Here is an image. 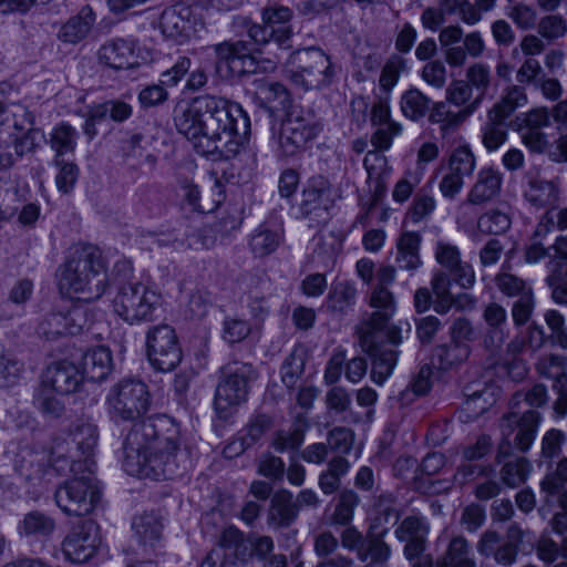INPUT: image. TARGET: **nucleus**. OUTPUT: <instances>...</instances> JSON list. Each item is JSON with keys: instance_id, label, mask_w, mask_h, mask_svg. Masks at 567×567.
Returning <instances> with one entry per match:
<instances>
[{"instance_id": "48", "label": "nucleus", "mask_w": 567, "mask_h": 567, "mask_svg": "<svg viewBox=\"0 0 567 567\" xmlns=\"http://www.w3.org/2000/svg\"><path fill=\"white\" fill-rule=\"evenodd\" d=\"M511 217L499 209L488 210L477 220L480 231L488 235L504 234L511 228Z\"/></svg>"}, {"instance_id": "21", "label": "nucleus", "mask_w": 567, "mask_h": 567, "mask_svg": "<svg viewBox=\"0 0 567 567\" xmlns=\"http://www.w3.org/2000/svg\"><path fill=\"white\" fill-rule=\"evenodd\" d=\"M482 317L486 324L484 347L498 350L507 338V311L501 303L492 301L484 307Z\"/></svg>"}, {"instance_id": "45", "label": "nucleus", "mask_w": 567, "mask_h": 567, "mask_svg": "<svg viewBox=\"0 0 567 567\" xmlns=\"http://www.w3.org/2000/svg\"><path fill=\"white\" fill-rule=\"evenodd\" d=\"M557 196V186L551 181L535 178L529 181L525 198L535 206H543Z\"/></svg>"}, {"instance_id": "14", "label": "nucleus", "mask_w": 567, "mask_h": 567, "mask_svg": "<svg viewBox=\"0 0 567 567\" xmlns=\"http://www.w3.org/2000/svg\"><path fill=\"white\" fill-rule=\"evenodd\" d=\"M368 303L373 312L361 326L360 331L383 332L392 344L401 343V329L390 324V320L396 312L394 293L389 288L373 287Z\"/></svg>"}, {"instance_id": "16", "label": "nucleus", "mask_w": 567, "mask_h": 567, "mask_svg": "<svg viewBox=\"0 0 567 567\" xmlns=\"http://www.w3.org/2000/svg\"><path fill=\"white\" fill-rule=\"evenodd\" d=\"M97 546V526L85 519L73 526L64 537L62 553L70 563L82 564L94 556Z\"/></svg>"}, {"instance_id": "58", "label": "nucleus", "mask_w": 567, "mask_h": 567, "mask_svg": "<svg viewBox=\"0 0 567 567\" xmlns=\"http://www.w3.org/2000/svg\"><path fill=\"white\" fill-rule=\"evenodd\" d=\"M507 17L520 30H532L537 25V11L536 9L523 2H517L508 8Z\"/></svg>"}, {"instance_id": "29", "label": "nucleus", "mask_w": 567, "mask_h": 567, "mask_svg": "<svg viewBox=\"0 0 567 567\" xmlns=\"http://www.w3.org/2000/svg\"><path fill=\"white\" fill-rule=\"evenodd\" d=\"M446 102L458 107L460 113L466 114V120L476 112L482 101L468 86L465 80H453L445 91Z\"/></svg>"}, {"instance_id": "26", "label": "nucleus", "mask_w": 567, "mask_h": 567, "mask_svg": "<svg viewBox=\"0 0 567 567\" xmlns=\"http://www.w3.org/2000/svg\"><path fill=\"white\" fill-rule=\"evenodd\" d=\"M97 55L100 62L112 69H128L134 64V45L123 39L111 40L100 48Z\"/></svg>"}, {"instance_id": "8", "label": "nucleus", "mask_w": 567, "mask_h": 567, "mask_svg": "<svg viewBox=\"0 0 567 567\" xmlns=\"http://www.w3.org/2000/svg\"><path fill=\"white\" fill-rule=\"evenodd\" d=\"M106 406L110 417L115 422L135 421L151 406L148 388L141 380H121L110 389Z\"/></svg>"}, {"instance_id": "32", "label": "nucleus", "mask_w": 567, "mask_h": 567, "mask_svg": "<svg viewBox=\"0 0 567 567\" xmlns=\"http://www.w3.org/2000/svg\"><path fill=\"white\" fill-rule=\"evenodd\" d=\"M357 288L353 282L338 281L331 285L326 299L327 309L333 313H346L355 302Z\"/></svg>"}, {"instance_id": "40", "label": "nucleus", "mask_w": 567, "mask_h": 567, "mask_svg": "<svg viewBox=\"0 0 567 567\" xmlns=\"http://www.w3.org/2000/svg\"><path fill=\"white\" fill-rule=\"evenodd\" d=\"M429 121L440 124L441 131L447 132L462 125L466 121V114L452 111L447 102H435L430 111Z\"/></svg>"}, {"instance_id": "33", "label": "nucleus", "mask_w": 567, "mask_h": 567, "mask_svg": "<svg viewBox=\"0 0 567 567\" xmlns=\"http://www.w3.org/2000/svg\"><path fill=\"white\" fill-rule=\"evenodd\" d=\"M527 104L525 89L518 84L508 86L502 99L493 105L488 113L494 117L507 120L517 109Z\"/></svg>"}, {"instance_id": "23", "label": "nucleus", "mask_w": 567, "mask_h": 567, "mask_svg": "<svg viewBox=\"0 0 567 567\" xmlns=\"http://www.w3.org/2000/svg\"><path fill=\"white\" fill-rule=\"evenodd\" d=\"M159 29L166 38L185 42L192 34L190 10L176 6L165 9L159 17Z\"/></svg>"}, {"instance_id": "60", "label": "nucleus", "mask_w": 567, "mask_h": 567, "mask_svg": "<svg viewBox=\"0 0 567 567\" xmlns=\"http://www.w3.org/2000/svg\"><path fill=\"white\" fill-rule=\"evenodd\" d=\"M523 145L532 154L547 155L551 148L548 135L539 130H524L520 134Z\"/></svg>"}, {"instance_id": "54", "label": "nucleus", "mask_w": 567, "mask_h": 567, "mask_svg": "<svg viewBox=\"0 0 567 567\" xmlns=\"http://www.w3.org/2000/svg\"><path fill=\"white\" fill-rule=\"evenodd\" d=\"M436 355L442 369H451L468 358L470 347L465 342H452L440 347Z\"/></svg>"}, {"instance_id": "52", "label": "nucleus", "mask_w": 567, "mask_h": 567, "mask_svg": "<svg viewBox=\"0 0 567 567\" xmlns=\"http://www.w3.org/2000/svg\"><path fill=\"white\" fill-rule=\"evenodd\" d=\"M554 227H557L559 230H567V206L547 210L535 228L534 236L536 238H543L549 234Z\"/></svg>"}, {"instance_id": "63", "label": "nucleus", "mask_w": 567, "mask_h": 567, "mask_svg": "<svg viewBox=\"0 0 567 567\" xmlns=\"http://www.w3.org/2000/svg\"><path fill=\"white\" fill-rule=\"evenodd\" d=\"M292 16L293 12L289 7L278 3H271L261 10L262 23L270 29L288 24Z\"/></svg>"}, {"instance_id": "2", "label": "nucleus", "mask_w": 567, "mask_h": 567, "mask_svg": "<svg viewBox=\"0 0 567 567\" xmlns=\"http://www.w3.org/2000/svg\"><path fill=\"white\" fill-rule=\"evenodd\" d=\"M179 429L166 416L140 421L126 434L123 468L143 478L167 480L178 472Z\"/></svg>"}, {"instance_id": "56", "label": "nucleus", "mask_w": 567, "mask_h": 567, "mask_svg": "<svg viewBox=\"0 0 567 567\" xmlns=\"http://www.w3.org/2000/svg\"><path fill=\"white\" fill-rule=\"evenodd\" d=\"M23 371V365L0 343V385L9 386L17 382Z\"/></svg>"}, {"instance_id": "47", "label": "nucleus", "mask_w": 567, "mask_h": 567, "mask_svg": "<svg viewBox=\"0 0 567 567\" xmlns=\"http://www.w3.org/2000/svg\"><path fill=\"white\" fill-rule=\"evenodd\" d=\"M537 33L548 42L557 41L567 34V20L560 14L550 12L537 22Z\"/></svg>"}, {"instance_id": "36", "label": "nucleus", "mask_w": 567, "mask_h": 567, "mask_svg": "<svg viewBox=\"0 0 567 567\" xmlns=\"http://www.w3.org/2000/svg\"><path fill=\"white\" fill-rule=\"evenodd\" d=\"M71 437L78 452H80L85 460L94 455L99 442V431L95 424L86 421L75 424L71 431Z\"/></svg>"}, {"instance_id": "37", "label": "nucleus", "mask_w": 567, "mask_h": 567, "mask_svg": "<svg viewBox=\"0 0 567 567\" xmlns=\"http://www.w3.org/2000/svg\"><path fill=\"white\" fill-rule=\"evenodd\" d=\"M256 95L264 104L274 109H285L289 102V92L279 82L260 80L256 82Z\"/></svg>"}, {"instance_id": "62", "label": "nucleus", "mask_w": 567, "mask_h": 567, "mask_svg": "<svg viewBox=\"0 0 567 567\" xmlns=\"http://www.w3.org/2000/svg\"><path fill=\"white\" fill-rule=\"evenodd\" d=\"M271 420L267 415H257L252 419L245 429V434L241 437L243 449H248L256 444L260 437L270 429Z\"/></svg>"}, {"instance_id": "42", "label": "nucleus", "mask_w": 567, "mask_h": 567, "mask_svg": "<svg viewBox=\"0 0 567 567\" xmlns=\"http://www.w3.org/2000/svg\"><path fill=\"white\" fill-rule=\"evenodd\" d=\"M537 372L547 379H553L554 384L567 382V362L558 354H546L536 363Z\"/></svg>"}, {"instance_id": "35", "label": "nucleus", "mask_w": 567, "mask_h": 567, "mask_svg": "<svg viewBox=\"0 0 567 567\" xmlns=\"http://www.w3.org/2000/svg\"><path fill=\"white\" fill-rule=\"evenodd\" d=\"M79 137L78 131L68 123H60L50 133L49 144L54 152V157L63 158L64 155L72 154L76 147Z\"/></svg>"}, {"instance_id": "12", "label": "nucleus", "mask_w": 567, "mask_h": 567, "mask_svg": "<svg viewBox=\"0 0 567 567\" xmlns=\"http://www.w3.org/2000/svg\"><path fill=\"white\" fill-rule=\"evenodd\" d=\"M523 540V529L518 524L513 523L506 530L504 542H502V535L496 530L483 532L476 543V550L482 557L493 558L497 565L509 567L516 563Z\"/></svg>"}, {"instance_id": "6", "label": "nucleus", "mask_w": 567, "mask_h": 567, "mask_svg": "<svg viewBox=\"0 0 567 567\" xmlns=\"http://www.w3.org/2000/svg\"><path fill=\"white\" fill-rule=\"evenodd\" d=\"M290 81L305 91L330 85L337 74L331 56L317 47L295 51L290 56Z\"/></svg>"}, {"instance_id": "5", "label": "nucleus", "mask_w": 567, "mask_h": 567, "mask_svg": "<svg viewBox=\"0 0 567 567\" xmlns=\"http://www.w3.org/2000/svg\"><path fill=\"white\" fill-rule=\"evenodd\" d=\"M162 306L161 291L138 280L120 285L112 299L114 313L128 324L153 321Z\"/></svg>"}, {"instance_id": "1", "label": "nucleus", "mask_w": 567, "mask_h": 567, "mask_svg": "<svg viewBox=\"0 0 567 567\" xmlns=\"http://www.w3.org/2000/svg\"><path fill=\"white\" fill-rule=\"evenodd\" d=\"M174 123L198 154L213 161L235 157L250 130L249 117L240 104L210 95L177 106Z\"/></svg>"}, {"instance_id": "10", "label": "nucleus", "mask_w": 567, "mask_h": 567, "mask_svg": "<svg viewBox=\"0 0 567 567\" xmlns=\"http://www.w3.org/2000/svg\"><path fill=\"white\" fill-rule=\"evenodd\" d=\"M90 466L91 463L87 467ZM89 475L73 477L56 488L54 493L55 504L64 514L84 516L94 509L100 498V491L91 476V468H89Z\"/></svg>"}, {"instance_id": "4", "label": "nucleus", "mask_w": 567, "mask_h": 567, "mask_svg": "<svg viewBox=\"0 0 567 567\" xmlns=\"http://www.w3.org/2000/svg\"><path fill=\"white\" fill-rule=\"evenodd\" d=\"M107 285L106 266L97 248L82 247L68 259L59 280L62 293L80 301L101 298Z\"/></svg>"}, {"instance_id": "43", "label": "nucleus", "mask_w": 567, "mask_h": 567, "mask_svg": "<svg viewBox=\"0 0 567 567\" xmlns=\"http://www.w3.org/2000/svg\"><path fill=\"white\" fill-rule=\"evenodd\" d=\"M225 199V186L218 175L210 172L207 177V187L202 193L199 213H212Z\"/></svg>"}, {"instance_id": "49", "label": "nucleus", "mask_w": 567, "mask_h": 567, "mask_svg": "<svg viewBox=\"0 0 567 567\" xmlns=\"http://www.w3.org/2000/svg\"><path fill=\"white\" fill-rule=\"evenodd\" d=\"M495 285L497 289L508 298H519L533 292L532 288L524 279L507 271H501L495 276Z\"/></svg>"}, {"instance_id": "64", "label": "nucleus", "mask_w": 567, "mask_h": 567, "mask_svg": "<svg viewBox=\"0 0 567 567\" xmlns=\"http://www.w3.org/2000/svg\"><path fill=\"white\" fill-rule=\"evenodd\" d=\"M535 551L543 563L554 564L559 557V543L554 540L545 530L536 542Z\"/></svg>"}, {"instance_id": "3", "label": "nucleus", "mask_w": 567, "mask_h": 567, "mask_svg": "<svg viewBox=\"0 0 567 567\" xmlns=\"http://www.w3.org/2000/svg\"><path fill=\"white\" fill-rule=\"evenodd\" d=\"M540 422V414L536 410H527L522 416L511 412L502 420V441L496 456L497 463H503L499 470L501 482L507 487L515 488L526 482L530 472V462L522 456L503 458L512 452L513 444L522 452H526L533 444Z\"/></svg>"}, {"instance_id": "31", "label": "nucleus", "mask_w": 567, "mask_h": 567, "mask_svg": "<svg viewBox=\"0 0 567 567\" xmlns=\"http://www.w3.org/2000/svg\"><path fill=\"white\" fill-rule=\"evenodd\" d=\"M297 504L290 493H277L272 499L268 514V522L274 527H287L297 517Z\"/></svg>"}, {"instance_id": "28", "label": "nucleus", "mask_w": 567, "mask_h": 567, "mask_svg": "<svg viewBox=\"0 0 567 567\" xmlns=\"http://www.w3.org/2000/svg\"><path fill=\"white\" fill-rule=\"evenodd\" d=\"M83 374L93 382H100L107 378L113 368L112 353L104 347L89 350L83 357Z\"/></svg>"}, {"instance_id": "34", "label": "nucleus", "mask_w": 567, "mask_h": 567, "mask_svg": "<svg viewBox=\"0 0 567 567\" xmlns=\"http://www.w3.org/2000/svg\"><path fill=\"white\" fill-rule=\"evenodd\" d=\"M132 527L144 545L153 547L162 537L163 523L161 517L154 513H145L134 517Z\"/></svg>"}, {"instance_id": "55", "label": "nucleus", "mask_w": 567, "mask_h": 567, "mask_svg": "<svg viewBox=\"0 0 567 567\" xmlns=\"http://www.w3.org/2000/svg\"><path fill=\"white\" fill-rule=\"evenodd\" d=\"M359 504V496L351 489L342 491L331 520L336 525H348L353 517V511Z\"/></svg>"}, {"instance_id": "7", "label": "nucleus", "mask_w": 567, "mask_h": 567, "mask_svg": "<svg viewBox=\"0 0 567 567\" xmlns=\"http://www.w3.org/2000/svg\"><path fill=\"white\" fill-rule=\"evenodd\" d=\"M257 378V370L250 363L233 362L223 369L214 399L219 417L227 419L234 408L247 401L250 384Z\"/></svg>"}, {"instance_id": "20", "label": "nucleus", "mask_w": 567, "mask_h": 567, "mask_svg": "<svg viewBox=\"0 0 567 567\" xmlns=\"http://www.w3.org/2000/svg\"><path fill=\"white\" fill-rule=\"evenodd\" d=\"M82 379L83 375L75 364L69 361H60L47 368L42 377V388L44 391L69 395L79 389Z\"/></svg>"}, {"instance_id": "24", "label": "nucleus", "mask_w": 567, "mask_h": 567, "mask_svg": "<svg viewBox=\"0 0 567 567\" xmlns=\"http://www.w3.org/2000/svg\"><path fill=\"white\" fill-rule=\"evenodd\" d=\"M503 175L501 172L485 167L476 177V182L467 193L466 200L472 205H482L495 198L502 188Z\"/></svg>"}, {"instance_id": "17", "label": "nucleus", "mask_w": 567, "mask_h": 567, "mask_svg": "<svg viewBox=\"0 0 567 567\" xmlns=\"http://www.w3.org/2000/svg\"><path fill=\"white\" fill-rule=\"evenodd\" d=\"M476 158L468 145L456 147L450 155L447 171L439 188L443 197L453 199L463 188L464 178L473 175Z\"/></svg>"}, {"instance_id": "51", "label": "nucleus", "mask_w": 567, "mask_h": 567, "mask_svg": "<svg viewBox=\"0 0 567 567\" xmlns=\"http://www.w3.org/2000/svg\"><path fill=\"white\" fill-rule=\"evenodd\" d=\"M432 370L429 365H422L410 385L400 393L402 404L412 402L416 396L424 395L431 389Z\"/></svg>"}, {"instance_id": "13", "label": "nucleus", "mask_w": 567, "mask_h": 567, "mask_svg": "<svg viewBox=\"0 0 567 567\" xmlns=\"http://www.w3.org/2000/svg\"><path fill=\"white\" fill-rule=\"evenodd\" d=\"M215 53V70L220 79L239 78L255 72L252 49L243 40L224 41L212 47Z\"/></svg>"}, {"instance_id": "30", "label": "nucleus", "mask_w": 567, "mask_h": 567, "mask_svg": "<svg viewBox=\"0 0 567 567\" xmlns=\"http://www.w3.org/2000/svg\"><path fill=\"white\" fill-rule=\"evenodd\" d=\"M420 244L421 237L416 233L405 231L400 236L395 262L401 270L414 271L422 265Z\"/></svg>"}, {"instance_id": "11", "label": "nucleus", "mask_w": 567, "mask_h": 567, "mask_svg": "<svg viewBox=\"0 0 567 567\" xmlns=\"http://www.w3.org/2000/svg\"><path fill=\"white\" fill-rule=\"evenodd\" d=\"M146 354L159 372L173 371L182 361V349L173 327L161 323L146 332Z\"/></svg>"}, {"instance_id": "41", "label": "nucleus", "mask_w": 567, "mask_h": 567, "mask_svg": "<svg viewBox=\"0 0 567 567\" xmlns=\"http://www.w3.org/2000/svg\"><path fill=\"white\" fill-rule=\"evenodd\" d=\"M430 99L417 89H410L401 96L400 107L411 121H419L429 110Z\"/></svg>"}, {"instance_id": "57", "label": "nucleus", "mask_w": 567, "mask_h": 567, "mask_svg": "<svg viewBox=\"0 0 567 567\" xmlns=\"http://www.w3.org/2000/svg\"><path fill=\"white\" fill-rule=\"evenodd\" d=\"M406 69V62L405 60L400 55H392L386 63L384 64L380 79L379 84L380 87L389 92L391 91L395 84L398 83L401 73Z\"/></svg>"}, {"instance_id": "18", "label": "nucleus", "mask_w": 567, "mask_h": 567, "mask_svg": "<svg viewBox=\"0 0 567 567\" xmlns=\"http://www.w3.org/2000/svg\"><path fill=\"white\" fill-rule=\"evenodd\" d=\"M435 260L451 275L454 282L464 289H470L476 281L473 267L462 260L457 246L445 241H437L435 247Z\"/></svg>"}, {"instance_id": "9", "label": "nucleus", "mask_w": 567, "mask_h": 567, "mask_svg": "<svg viewBox=\"0 0 567 567\" xmlns=\"http://www.w3.org/2000/svg\"><path fill=\"white\" fill-rule=\"evenodd\" d=\"M321 130L322 124L313 111L295 106L282 122L278 137L279 151L285 156L302 152Z\"/></svg>"}, {"instance_id": "46", "label": "nucleus", "mask_w": 567, "mask_h": 567, "mask_svg": "<svg viewBox=\"0 0 567 567\" xmlns=\"http://www.w3.org/2000/svg\"><path fill=\"white\" fill-rule=\"evenodd\" d=\"M430 527L426 520L416 515L406 516L396 527L394 535L398 540L426 539Z\"/></svg>"}, {"instance_id": "50", "label": "nucleus", "mask_w": 567, "mask_h": 567, "mask_svg": "<svg viewBox=\"0 0 567 567\" xmlns=\"http://www.w3.org/2000/svg\"><path fill=\"white\" fill-rule=\"evenodd\" d=\"M53 165L58 169L55 175L58 189L63 194H69L78 181L79 167L73 162L59 157H54Z\"/></svg>"}, {"instance_id": "38", "label": "nucleus", "mask_w": 567, "mask_h": 567, "mask_svg": "<svg viewBox=\"0 0 567 567\" xmlns=\"http://www.w3.org/2000/svg\"><path fill=\"white\" fill-rule=\"evenodd\" d=\"M464 80L483 102L493 82L491 68L485 63L475 62L466 69Z\"/></svg>"}, {"instance_id": "15", "label": "nucleus", "mask_w": 567, "mask_h": 567, "mask_svg": "<svg viewBox=\"0 0 567 567\" xmlns=\"http://www.w3.org/2000/svg\"><path fill=\"white\" fill-rule=\"evenodd\" d=\"M360 344L372 360V380L382 384L393 372L398 352L383 332L360 331Z\"/></svg>"}, {"instance_id": "27", "label": "nucleus", "mask_w": 567, "mask_h": 567, "mask_svg": "<svg viewBox=\"0 0 567 567\" xmlns=\"http://www.w3.org/2000/svg\"><path fill=\"white\" fill-rule=\"evenodd\" d=\"M436 567H476L470 542L463 535L453 536Z\"/></svg>"}, {"instance_id": "44", "label": "nucleus", "mask_w": 567, "mask_h": 567, "mask_svg": "<svg viewBox=\"0 0 567 567\" xmlns=\"http://www.w3.org/2000/svg\"><path fill=\"white\" fill-rule=\"evenodd\" d=\"M391 557V547L383 540V534L372 535L367 538V543L361 551H359V560L375 561L388 564Z\"/></svg>"}, {"instance_id": "59", "label": "nucleus", "mask_w": 567, "mask_h": 567, "mask_svg": "<svg viewBox=\"0 0 567 567\" xmlns=\"http://www.w3.org/2000/svg\"><path fill=\"white\" fill-rule=\"evenodd\" d=\"M549 249H551L554 254L549 255V260L546 264L548 270L546 282L551 288L567 277V252L551 248V246Z\"/></svg>"}, {"instance_id": "22", "label": "nucleus", "mask_w": 567, "mask_h": 567, "mask_svg": "<svg viewBox=\"0 0 567 567\" xmlns=\"http://www.w3.org/2000/svg\"><path fill=\"white\" fill-rule=\"evenodd\" d=\"M300 210L305 216H320V212L327 210L332 203L331 185L322 176L312 177L303 189Z\"/></svg>"}, {"instance_id": "19", "label": "nucleus", "mask_w": 567, "mask_h": 567, "mask_svg": "<svg viewBox=\"0 0 567 567\" xmlns=\"http://www.w3.org/2000/svg\"><path fill=\"white\" fill-rule=\"evenodd\" d=\"M285 241V229L280 223L265 220L247 236V246L255 258H265L276 252Z\"/></svg>"}, {"instance_id": "61", "label": "nucleus", "mask_w": 567, "mask_h": 567, "mask_svg": "<svg viewBox=\"0 0 567 567\" xmlns=\"http://www.w3.org/2000/svg\"><path fill=\"white\" fill-rule=\"evenodd\" d=\"M54 528V522L45 515L33 512L28 514L21 525L25 535H49Z\"/></svg>"}, {"instance_id": "25", "label": "nucleus", "mask_w": 567, "mask_h": 567, "mask_svg": "<svg viewBox=\"0 0 567 567\" xmlns=\"http://www.w3.org/2000/svg\"><path fill=\"white\" fill-rule=\"evenodd\" d=\"M96 17L90 6L83 7L78 14L71 17L59 30L58 39L64 43L76 44L91 32Z\"/></svg>"}, {"instance_id": "53", "label": "nucleus", "mask_w": 567, "mask_h": 567, "mask_svg": "<svg viewBox=\"0 0 567 567\" xmlns=\"http://www.w3.org/2000/svg\"><path fill=\"white\" fill-rule=\"evenodd\" d=\"M305 368L303 353L300 350H293L284 361L281 365V381L284 384L292 389L300 379Z\"/></svg>"}, {"instance_id": "39", "label": "nucleus", "mask_w": 567, "mask_h": 567, "mask_svg": "<svg viewBox=\"0 0 567 567\" xmlns=\"http://www.w3.org/2000/svg\"><path fill=\"white\" fill-rule=\"evenodd\" d=\"M505 120L494 117L487 112V121L482 127V143L487 152L497 151L508 137V133L504 127Z\"/></svg>"}]
</instances>
